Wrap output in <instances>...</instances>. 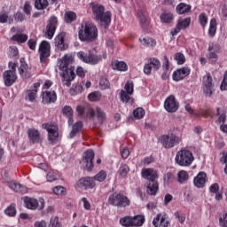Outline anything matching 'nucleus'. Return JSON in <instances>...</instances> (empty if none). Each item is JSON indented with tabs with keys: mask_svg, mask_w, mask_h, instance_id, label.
Listing matches in <instances>:
<instances>
[{
	"mask_svg": "<svg viewBox=\"0 0 227 227\" xmlns=\"http://www.w3.org/2000/svg\"><path fill=\"white\" fill-rule=\"evenodd\" d=\"M72 63H74V55L69 53L61 59L59 65V70H61L63 77L62 82L68 88H70V82L75 79V68L70 66Z\"/></svg>",
	"mask_w": 227,
	"mask_h": 227,
	"instance_id": "obj_1",
	"label": "nucleus"
},
{
	"mask_svg": "<svg viewBox=\"0 0 227 227\" xmlns=\"http://www.w3.org/2000/svg\"><path fill=\"white\" fill-rule=\"evenodd\" d=\"M98 37V28L97 26L90 21H85L81 24L78 28V38L81 42H87L91 43Z\"/></svg>",
	"mask_w": 227,
	"mask_h": 227,
	"instance_id": "obj_2",
	"label": "nucleus"
},
{
	"mask_svg": "<svg viewBox=\"0 0 227 227\" xmlns=\"http://www.w3.org/2000/svg\"><path fill=\"white\" fill-rule=\"evenodd\" d=\"M90 7L92 13L98 22L106 27L111 24V12H106V7L98 3H91Z\"/></svg>",
	"mask_w": 227,
	"mask_h": 227,
	"instance_id": "obj_3",
	"label": "nucleus"
},
{
	"mask_svg": "<svg viewBox=\"0 0 227 227\" xmlns=\"http://www.w3.org/2000/svg\"><path fill=\"white\" fill-rule=\"evenodd\" d=\"M10 70H6L3 73V79L4 82V86L6 88H10L17 82V63L9 62Z\"/></svg>",
	"mask_w": 227,
	"mask_h": 227,
	"instance_id": "obj_4",
	"label": "nucleus"
},
{
	"mask_svg": "<svg viewBox=\"0 0 227 227\" xmlns=\"http://www.w3.org/2000/svg\"><path fill=\"white\" fill-rule=\"evenodd\" d=\"M109 205L113 207H117L118 208H126V207H130V200L126 195L122 193L114 192L108 198Z\"/></svg>",
	"mask_w": 227,
	"mask_h": 227,
	"instance_id": "obj_5",
	"label": "nucleus"
},
{
	"mask_svg": "<svg viewBox=\"0 0 227 227\" xmlns=\"http://www.w3.org/2000/svg\"><path fill=\"white\" fill-rule=\"evenodd\" d=\"M176 162L178 166H191L194 162V155L189 150H180L176 153Z\"/></svg>",
	"mask_w": 227,
	"mask_h": 227,
	"instance_id": "obj_6",
	"label": "nucleus"
},
{
	"mask_svg": "<svg viewBox=\"0 0 227 227\" xmlns=\"http://www.w3.org/2000/svg\"><path fill=\"white\" fill-rule=\"evenodd\" d=\"M132 95H134V82L129 81L126 82L124 90H121L120 92L121 102H131L132 104L134 102Z\"/></svg>",
	"mask_w": 227,
	"mask_h": 227,
	"instance_id": "obj_7",
	"label": "nucleus"
},
{
	"mask_svg": "<svg viewBox=\"0 0 227 227\" xmlns=\"http://www.w3.org/2000/svg\"><path fill=\"white\" fill-rule=\"evenodd\" d=\"M77 58L83 63H88L89 65H98V63L102 61L100 55H95L91 52L86 53L84 51H79Z\"/></svg>",
	"mask_w": 227,
	"mask_h": 227,
	"instance_id": "obj_8",
	"label": "nucleus"
},
{
	"mask_svg": "<svg viewBox=\"0 0 227 227\" xmlns=\"http://www.w3.org/2000/svg\"><path fill=\"white\" fill-rule=\"evenodd\" d=\"M180 141L182 139L175 134L162 135L160 138V143H161L164 148H174Z\"/></svg>",
	"mask_w": 227,
	"mask_h": 227,
	"instance_id": "obj_9",
	"label": "nucleus"
},
{
	"mask_svg": "<svg viewBox=\"0 0 227 227\" xmlns=\"http://www.w3.org/2000/svg\"><path fill=\"white\" fill-rule=\"evenodd\" d=\"M56 27H58V18L56 16H51L44 30V36L48 40H52L54 37V33H56Z\"/></svg>",
	"mask_w": 227,
	"mask_h": 227,
	"instance_id": "obj_10",
	"label": "nucleus"
},
{
	"mask_svg": "<svg viewBox=\"0 0 227 227\" xmlns=\"http://www.w3.org/2000/svg\"><path fill=\"white\" fill-rule=\"evenodd\" d=\"M24 203H25V207L29 210H36V208H39L40 210H42L43 207H45V200L43 199L39 200V203H40L39 204L38 200L35 198L25 197Z\"/></svg>",
	"mask_w": 227,
	"mask_h": 227,
	"instance_id": "obj_11",
	"label": "nucleus"
},
{
	"mask_svg": "<svg viewBox=\"0 0 227 227\" xmlns=\"http://www.w3.org/2000/svg\"><path fill=\"white\" fill-rule=\"evenodd\" d=\"M40 62L45 63L51 57V43L47 41L41 42L39 45Z\"/></svg>",
	"mask_w": 227,
	"mask_h": 227,
	"instance_id": "obj_12",
	"label": "nucleus"
},
{
	"mask_svg": "<svg viewBox=\"0 0 227 227\" xmlns=\"http://www.w3.org/2000/svg\"><path fill=\"white\" fill-rule=\"evenodd\" d=\"M202 84L205 97H212L214 94V83L212 82V75L210 74L203 77Z\"/></svg>",
	"mask_w": 227,
	"mask_h": 227,
	"instance_id": "obj_13",
	"label": "nucleus"
},
{
	"mask_svg": "<svg viewBox=\"0 0 227 227\" xmlns=\"http://www.w3.org/2000/svg\"><path fill=\"white\" fill-rule=\"evenodd\" d=\"M179 106L180 105L176 101L175 95H170L165 99L164 108L168 113H176Z\"/></svg>",
	"mask_w": 227,
	"mask_h": 227,
	"instance_id": "obj_14",
	"label": "nucleus"
},
{
	"mask_svg": "<svg viewBox=\"0 0 227 227\" xmlns=\"http://www.w3.org/2000/svg\"><path fill=\"white\" fill-rule=\"evenodd\" d=\"M93 159H95V152L93 150L89 149L83 153L82 162L85 164V169L87 171H93Z\"/></svg>",
	"mask_w": 227,
	"mask_h": 227,
	"instance_id": "obj_15",
	"label": "nucleus"
},
{
	"mask_svg": "<svg viewBox=\"0 0 227 227\" xmlns=\"http://www.w3.org/2000/svg\"><path fill=\"white\" fill-rule=\"evenodd\" d=\"M76 185L79 187V189H84L85 191H88V189H95L97 183L93 177L86 176L79 179Z\"/></svg>",
	"mask_w": 227,
	"mask_h": 227,
	"instance_id": "obj_16",
	"label": "nucleus"
},
{
	"mask_svg": "<svg viewBox=\"0 0 227 227\" xmlns=\"http://www.w3.org/2000/svg\"><path fill=\"white\" fill-rule=\"evenodd\" d=\"M43 129L47 130L49 141L54 143V141L58 139V136H59V134L58 133V126L56 124L44 123L43 124Z\"/></svg>",
	"mask_w": 227,
	"mask_h": 227,
	"instance_id": "obj_17",
	"label": "nucleus"
},
{
	"mask_svg": "<svg viewBox=\"0 0 227 227\" xmlns=\"http://www.w3.org/2000/svg\"><path fill=\"white\" fill-rule=\"evenodd\" d=\"M153 224L154 227H168L171 223L168 215L160 213L153 218Z\"/></svg>",
	"mask_w": 227,
	"mask_h": 227,
	"instance_id": "obj_18",
	"label": "nucleus"
},
{
	"mask_svg": "<svg viewBox=\"0 0 227 227\" xmlns=\"http://www.w3.org/2000/svg\"><path fill=\"white\" fill-rule=\"evenodd\" d=\"M191 74V68L182 67L175 71L172 74L173 81L178 82V81H184L187 75Z\"/></svg>",
	"mask_w": 227,
	"mask_h": 227,
	"instance_id": "obj_19",
	"label": "nucleus"
},
{
	"mask_svg": "<svg viewBox=\"0 0 227 227\" xmlns=\"http://www.w3.org/2000/svg\"><path fill=\"white\" fill-rule=\"evenodd\" d=\"M66 36L67 33L60 32L55 37V46L57 47L58 51H67V49H68V43H65Z\"/></svg>",
	"mask_w": 227,
	"mask_h": 227,
	"instance_id": "obj_20",
	"label": "nucleus"
},
{
	"mask_svg": "<svg viewBox=\"0 0 227 227\" xmlns=\"http://www.w3.org/2000/svg\"><path fill=\"white\" fill-rule=\"evenodd\" d=\"M219 51H221V49L219 48L218 44H215L214 43H210L207 55V59L217 61V59H219Z\"/></svg>",
	"mask_w": 227,
	"mask_h": 227,
	"instance_id": "obj_21",
	"label": "nucleus"
},
{
	"mask_svg": "<svg viewBox=\"0 0 227 227\" xmlns=\"http://www.w3.org/2000/svg\"><path fill=\"white\" fill-rule=\"evenodd\" d=\"M27 134L28 136L30 143H33V145H35V143H42V135H40V131H38V129L35 128H30L27 129Z\"/></svg>",
	"mask_w": 227,
	"mask_h": 227,
	"instance_id": "obj_22",
	"label": "nucleus"
},
{
	"mask_svg": "<svg viewBox=\"0 0 227 227\" xmlns=\"http://www.w3.org/2000/svg\"><path fill=\"white\" fill-rule=\"evenodd\" d=\"M141 175L148 182H157V178H159V174L153 168H144L142 169Z\"/></svg>",
	"mask_w": 227,
	"mask_h": 227,
	"instance_id": "obj_23",
	"label": "nucleus"
},
{
	"mask_svg": "<svg viewBox=\"0 0 227 227\" xmlns=\"http://www.w3.org/2000/svg\"><path fill=\"white\" fill-rule=\"evenodd\" d=\"M42 98L43 104H54L58 99V96L56 95V91H43Z\"/></svg>",
	"mask_w": 227,
	"mask_h": 227,
	"instance_id": "obj_24",
	"label": "nucleus"
},
{
	"mask_svg": "<svg viewBox=\"0 0 227 227\" xmlns=\"http://www.w3.org/2000/svg\"><path fill=\"white\" fill-rule=\"evenodd\" d=\"M76 112L78 113V116H83L84 118H88V116L94 118L95 116V109L88 108L82 106H76Z\"/></svg>",
	"mask_w": 227,
	"mask_h": 227,
	"instance_id": "obj_25",
	"label": "nucleus"
},
{
	"mask_svg": "<svg viewBox=\"0 0 227 227\" xmlns=\"http://www.w3.org/2000/svg\"><path fill=\"white\" fill-rule=\"evenodd\" d=\"M191 26V18H186L184 20H179L176 29L172 31V35L175 36V35H178L179 31H182V29H186V27H189Z\"/></svg>",
	"mask_w": 227,
	"mask_h": 227,
	"instance_id": "obj_26",
	"label": "nucleus"
},
{
	"mask_svg": "<svg viewBox=\"0 0 227 227\" xmlns=\"http://www.w3.org/2000/svg\"><path fill=\"white\" fill-rule=\"evenodd\" d=\"M193 184L198 189L205 187V184H207V173L200 172L197 176L194 177Z\"/></svg>",
	"mask_w": 227,
	"mask_h": 227,
	"instance_id": "obj_27",
	"label": "nucleus"
},
{
	"mask_svg": "<svg viewBox=\"0 0 227 227\" xmlns=\"http://www.w3.org/2000/svg\"><path fill=\"white\" fill-rule=\"evenodd\" d=\"M146 192L150 196H156L159 192V183L157 181H149L146 185Z\"/></svg>",
	"mask_w": 227,
	"mask_h": 227,
	"instance_id": "obj_28",
	"label": "nucleus"
},
{
	"mask_svg": "<svg viewBox=\"0 0 227 227\" xmlns=\"http://www.w3.org/2000/svg\"><path fill=\"white\" fill-rule=\"evenodd\" d=\"M38 88H40V82H35L33 85V89L26 91L27 97L30 102L36 100V93H38Z\"/></svg>",
	"mask_w": 227,
	"mask_h": 227,
	"instance_id": "obj_29",
	"label": "nucleus"
},
{
	"mask_svg": "<svg viewBox=\"0 0 227 227\" xmlns=\"http://www.w3.org/2000/svg\"><path fill=\"white\" fill-rule=\"evenodd\" d=\"M19 73L21 77H29V67L27 66L24 59H20V67L19 68Z\"/></svg>",
	"mask_w": 227,
	"mask_h": 227,
	"instance_id": "obj_30",
	"label": "nucleus"
},
{
	"mask_svg": "<svg viewBox=\"0 0 227 227\" xmlns=\"http://www.w3.org/2000/svg\"><path fill=\"white\" fill-rule=\"evenodd\" d=\"M194 116L196 118H214V112H212V109H200L199 112L194 114Z\"/></svg>",
	"mask_w": 227,
	"mask_h": 227,
	"instance_id": "obj_31",
	"label": "nucleus"
},
{
	"mask_svg": "<svg viewBox=\"0 0 227 227\" xmlns=\"http://www.w3.org/2000/svg\"><path fill=\"white\" fill-rule=\"evenodd\" d=\"M9 187L10 189H12V191H15V192H20L21 194H26V192H27V188L20 184L11 182Z\"/></svg>",
	"mask_w": 227,
	"mask_h": 227,
	"instance_id": "obj_32",
	"label": "nucleus"
},
{
	"mask_svg": "<svg viewBox=\"0 0 227 227\" xmlns=\"http://www.w3.org/2000/svg\"><path fill=\"white\" fill-rule=\"evenodd\" d=\"M143 224H145V215H137L135 216H131V226L132 227L143 226Z\"/></svg>",
	"mask_w": 227,
	"mask_h": 227,
	"instance_id": "obj_33",
	"label": "nucleus"
},
{
	"mask_svg": "<svg viewBox=\"0 0 227 227\" xmlns=\"http://www.w3.org/2000/svg\"><path fill=\"white\" fill-rule=\"evenodd\" d=\"M114 70H119V72H127L129 67L127 66V63L123 61H114L112 64Z\"/></svg>",
	"mask_w": 227,
	"mask_h": 227,
	"instance_id": "obj_34",
	"label": "nucleus"
},
{
	"mask_svg": "<svg viewBox=\"0 0 227 227\" xmlns=\"http://www.w3.org/2000/svg\"><path fill=\"white\" fill-rule=\"evenodd\" d=\"M191 5L181 3L176 6V10L179 15H184V13H189V12H191Z\"/></svg>",
	"mask_w": 227,
	"mask_h": 227,
	"instance_id": "obj_35",
	"label": "nucleus"
},
{
	"mask_svg": "<svg viewBox=\"0 0 227 227\" xmlns=\"http://www.w3.org/2000/svg\"><path fill=\"white\" fill-rule=\"evenodd\" d=\"M64 19L67 24H72L74 20H77V14L72 11L66 12L64 14Z\"/></svg>",
	"mask_w": 227,
	"mask_h": 227,
	"instance_id": "obj_36",
	"label": "nucleus"
},
{
	"mask_svg": "<svg viewBox=\"0 0 227 227\" xmlns=\"http://www.w3.org/2000/svg\"><path fill=\"white\" fill-rule=\"evenodd\" d=\"M27 35L26 34H16L12 36L11 40L12 42H17L18 43H26L27 42Z\"/></svg>",
	"mask_w": 227,
	"mask_h": 227,
	"instance_id": "obj_37",
	"label": "nucleus"
},
{
	"mask_svg": "<svg viewBox=\"0 0 227 227\" xmlns=\"http://www.w3.org/2000/svg\"><path fill=\"white\" fill-rule=\"evenodd\" d=\"M94 111L99 123H104V121H106V120L107 119L106 112H104V110H102V108L100 107H97Z\"/></svg>",
	"mask_w": 227,
	"mask_h": 227,
	"instance_id": "obj_38",
	"label": "nucleus"
},
{
	"mask_svg": "<svg viewBox=\"0 0 227 227\" xmlns=\"http://www.w3.org/2000/svg\"><path fill=\"white\" fill-rule=\"evenodd\" d=\"M217 32V20L212 19L210 20V26L208 29L209 36H215V33Z\"/></svg>",
	"mask_w": 227,
	"mask_h": 227,
	"instance_id": "obj_39",
	"label": "nucleus"
},
{
	"mask_svg": "<svg viewBox=\"0 0 227 227\" xmlns=\"http://www.w3.org/2000/svg\"><path fill=\"white\" fill-rule=\"evenodd\" d=\"M189 180V174H187V171L185 170H180L177 173V182L179 184H185Z\"/></svg>",
	"mask_w": 227,
	"mask_h": 227,
	"instance_id": "obj_40",
	"label": "nucleus"
},
{
	"mask_svg": "<svg viewBox=\"0 0 227 227\" xmlns=\"http://www.w3.org/2000/svg\"><path fill=\"white\" fill-rule=\"evenodd\" d=\"M175 182V175L171 172H167L163 176V184L164 185H170V184H173Z\"/></svg>",
	"mask_w": 227,
	"mask_h": 227,
	"instance_id": "obj_41",
	"label": "nucleus"
},
{
	"mask_svg": "<svg viewBox=\"0 0 227 227\" xmlns=\"http://www.w3.org/2000/svg\"><path fill=\"white\" fill-rule=\"evenodd\" d=\"M160 19L165 24H171L173 22V14L171 12H163L160 14Z\"/></svg>",
	"mask_w": 227,
	"mask_h": 227,
	"instance_id": "obj_42",
	"label": "nucleus"
},
{
	"mask_svg": "<svg viewBox=\"0 0 227 227\" xmlns=\"http://www.w3.org/2000/svg\"><path fill=\"white\" fill-rule=\"evenodd\" d=\"M94 182H106V178H107V173L104 170L99 171L94 176H92Z\"/></svg>",
	"mask_w": 227,
	"mask_h": 227,
	"instance_id": "obj_43",
	"label": "nucleus"
},
{
	"mask_svg": "<svg viewBox=\"0 0 227 227\" xmlns=\"http://www.w3.org/2000/svg\"><path fill=\"white\" fill-rule=\"evenodd\" d=\"M49 6V1L47 0H35V8L36 10H45Z\"/></svg>",
	"mask_w": 227,
	"mask_h": 227,
	"instance_id": "obj_44",
	"label": "nucleus"
},
{
	"mask_svg": "<svg viewBox=\"0 0 227 227\" xmlns=\"http://www.w3.org/2000/svg\"><path fill=\"white\" fill-rule=\"evenodd\" d=\"M82 129V121H78L75 124L73 125V129L70 132V137H74L77 132H80Z\"/></svg>",
	"mask_w": 227,
	"mask_h": 227,
	"instance_id": "obj_45",
	"label": "nucleus"
},
{
	"mask_svg": "<svg viewBox=\"0 0 227 227\" xmlns=\"http://www.w3.org/2000/svg\"><path fill=\"white\" fill-rule=\"evenodd\" d=\"M4 214L9 217H15L17 215V209L15 204H11L5 210Z\"/></svg>",
	"mask_w": 227,
	"mask_h": 227,
	"instance_id": "obj_46",
	"label": "nucleus"
},
{
	"mask_svg": "<svg viewBox=\"0 0 227 227\" xmlns=\"http://www.w3.org/2000/svg\"><path fill=\"white\" fill-rule=\"evenodd\" d=\"M140 43H142V45H145V47H153L157 44L155 40L150 37H144L143 39H140Z\"/></svg>",
	"mask_w": 227,
	"mask_h": 227,
	"instance_id": "obj_47",
	"label": "nucleus"
},
{
	"mask_svg": "<svg viewBox=\"0 0 227 227\" xmlns=\"http://www.w3.org/2000/svg\"><path fill=\"white\" fill-rule=\"evenodd\" d=\"M216 114L218 117V122L220 125H224V122L226 121V113L223 110H221V108L216 109Z\"/></svg>",
	"mask_w": 227,
	"mask_h": 227,
	"instance_id": "obj_48",
	"label": "nucleus"
},
{
	"mask_svg": "<svg viewBox=\"0 0 227 227\" xmlns=\"http://www.w3.org/2000/svg\"><path fill=\"white\" fill-rule=\"evenodd\" d=\"M199 22L203 28L207 27V24H208V16H207V13L201 12L199 15Z\"/></svg>",
	"mask_w": 227,
	"mask_h": 227,
	"instance_id": "obj_49",
	"label": "nucleus"
},
{
	"mask_svg": "<svg viewBox=\"0 0 227 227\" xmlns=\"http://www.w3.org/2000/svg\"><path fill=\"white\" fill-rule=\"evenodd\" d=\"M121 226L132 227V216L126 215L120 219Z\"/></svg>",
	"mask_w": 227,
	"mask_h": 227,
	"instance_id": "obj_50",
	"label": "nucleus"
},
{
	"mask_svg": "<svg viewBox=\"0 0 227 227\" xmlns=\"http://www.w3.org/2000/svg\"><path fill=\"white\" fill-rule=\"evenodd\" d=\"M88 98L90 102H98L102 98V94L98 91H94L88 95Z\"/></svg>",
	"mask_w": 227,
	"mask_h": 227,
	"instance_id": "obj_51",
	"label": "nucleus"
},
{
	"mask_svg": "<svg viewBox=\"0 0 227 227\" xmlns=\"http://www.w3.org/2000/svg\"><path fill=\"white\" fill-rule=\"evenodd\" d=\"M145 114V112L143 107H138L133 111V116L136 118V120H141V118H144Z\"/></svg>",
	"mask_w": 227,
	"mask_h": 227,
	"instance_id": "obj_52",
	"label": "nucleus"
},
{
	"mask_svg": "<svg viewBox=\"0 0 227 227\" xmlns=\"http://www.w3.org/2000/svg\"><path fill=\"white\" fill-rule=\"evenodd\" d=\"M148 64L153 68V70H159L160 68V61L159 59L152 58L148 60Z\"/></svg>",
	"mask_w": 227,
	"mask_h": 227,
	"instance_id": "obj_53",
	"label": "nucleus"
},
{
	"mask_svg": "<svg viewBox=\"0 0 227 227\" xmlns=\"http://www.w3.org/2000/svg\"><path fill=\"white\" fill-rule=\"evenodd\" d=\"M53 192L57 196H65V194H67V188L63 186H56L53 188Z\"/></svg>",
	"mask_w": 227,
	"mask_h": 227,
	"instance_id": "obj_54",
	"label": "nucleus"
},
{
	"mask_svg": "<svg viewBox=\"0 0 227 227\" xmlns=\"http://www.w3.org/2000/svg\"><path fill=\"white\" fill-rule=\"evenodd\" d=\"M99 87L102 90H109V88H111V83L107 78H101L99 81Z\"/></svg>",
	"mask_w": 227,
	"mask_h": 227,
	"instance_id": "obj_55",
	"label": "nucleus"
},
{
	"mask_svg": "<svg viewBox=\"0 0 227 227\" xmlns=\"http://www.w3.org/2000/svg\"><path fill=\"white\" fill-rule=\"evenodd\" d=\"M175 59L177 65H184V63H185V55L182 52H177L175 55Z\"/></svg>",
	"mask_w": 227,
	"mask_h": 227,
	"instance_id": "obj_56",
	"label": "nucleus"
},
{
	"mask_svg": "<svg viewBox=\"0 0 227 227\" xmlns=\"http://www.w3.org/2000/svg\"><path fill=\"white\" fill-rule=\"evenodd\" d=\"M129 171H130V168H129L128 165H122L119 168V175L122 177L127 176V175L129 174Z\"/></svg>",
	"mask_w": 227,
	"mask_h": 227,
	"instance_id": "obj_57",
	"label": "nucleus"
},
{
	"mask_svg": "<svg viewBox=\"0 0 227 227\" xmlns=\"http://www.w3.org/2000/svg\"><path fill=\"white\" fill-rule=\"evenodd\" d=\"M50 227H61V223H59V217L52 216L50 221Z\"/></svg>",
	"mask_w": 227,
	"mask_h": 227,
	"instance_id": "obj_58",
	"label": "nucleus"
},
{
	"mask_svg": "<svg viewBox=\"0 0 227 227\" xmlns=\"http://www.w3.org/2000/svg\"><path fill=\"white\" fill-rule=\"evenodd\" d=\"M13 19L15 22H24V20H26V15L18 12L13 15Z\"/></svg>",
	"mask_w": 227,
	"mask_h": 227,
	"instance_id": "obj_59",
	"label": "nucleus"
},
{
	"mask_svg": "<svg viewBox=\"0 0 227 227\" xmlns=\"http://www.w3.org/2000/svg\"><path fill=\"white\" fill-rule=\"evenodd\" d=\"M63 114H66V116H74V110L72 109V106H66L62 109Z\"/></svg>",
	"mask_w": 227,
	"mask_h": 227,
	"instance_id": "obj_60",
	"label": "nucleus"
},
{
	"mask_svg": "<svg viewBox=\"0 0 227 227\" xmlns=\"http://www.w3.org/2000/svg\"><path fill=\"white\" fill-rule=\"evenodd\" d=\"M33 10V6H31V3L25 2L23 6V12L26 15H31V11Z\"/></svg>",
	"mask_w": 227,
	"mask_h": 227,
	"instance_id": "obj_61",
	"label": "nucleus"
},
{
	"mask_svg": "<svg viewBox=\"0 0 227 227\" xmlns=\"http://www.w3.org/2000/svg\"><path fill=\"white\" fill-rule=\"evenodd\" d=\"M8 22V14L6 12H0V24H6Z\"/></svg>",
	"mask_w": 227,
	"mask_h": 227,
	"instance_id": "obj_62",
	"label": "nucleus"
},
{
	"mask_svg": "<svg viewBox=\"0 0 227 227\" xmlns=\"http://www.w3.org/2000/svg\"><path fill=\"white\" fill-rule=\"evenodd\" d=\"M220 223L222 224V226L227 227V213L220 216Z\"/></svg>",
	"mask_w": 227,
	"mask_h": 227,
	"instance_id": "obj_63",
	"label": "nucleus"
},
{
	"mask_svg": "<svg viewBox=\"0 0 227 227\" xmlns=\"http://www.w3.org/2000/svg\"><path fill=\"white\" fill-rule=\"evenodd\" d=\"M34 227H47V222L45 220L35 221Z\"/></svg>",
	"mask_w": 227,
	"mask_h": 227,
	"instance_id": "obj_64",
	"label": "nucleus"
}]
</instances>
